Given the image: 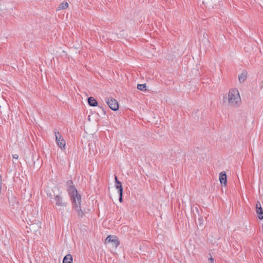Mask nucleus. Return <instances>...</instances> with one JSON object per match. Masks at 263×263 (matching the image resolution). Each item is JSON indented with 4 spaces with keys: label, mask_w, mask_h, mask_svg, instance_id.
I'll use <instances>...</instances> for the list:
<instances>
[{
    "label": "nucleus",
    "mask_w": 263,
    "mask_h": 263,
    "mask_svg": "<svg viewBox=\"0 0 263 263\" xmlns=\"http://www.w3.org/2000/svg\"><path fill=\"white\" fill-rule=\"evenodd\" d=\"M67 184L69 185L68 193L69 195L71 196V200L73 204V206L77 211L78 215L80 217H82L84 213L80 206L81 202V196L78 194L76 189L72 185V181H68Z\"/></svg>",
    "instance_id": "f257e3e1"
},
{
    "label": "nucleus",
    "mask_w": 263,
    "mask_h": 263,
    "mask_svg": "<svg viewBox=\"0 0 263 263\" xmlns=\"http://www.w3.org/2000/svg\"><path fill=\"white\" fill-rule=\"evenodd\" d=\"M223 103L231 107L238 106L241 103V98L239 91L237 88H232L229 91L228 95L223 97Z\"/></svg>",
    "instance_id": "f03ea898"
},
{
    "label": "nucleus",
    "mask_w": 263,
    "mask_h": 263,
    "mask_svg": "<svg viewBox=\"0 0 263 263\" xmlns=\"http://www.w3.org/2000/svg\"><path fill=\"white\" fill-rule=\"evenodd\" d=\"M57 189L58 191V193L57 194L55 193H54V197L52 198L53 201L52 202L54 204V206L56 208H59V209H61V208H66L67 206V203L63 197L62 192L60 191L58 187Z\"/></svg>",
    "instance_id": "7ed1b4c3"
},
{
    "label": "nucleus",
    "mask_w": 263,
    "mask_h": 263,
    "mask_svg": "<svg viewBox=\"0 0 263 263\" xmlns=\"http://www.w3.org/2000/svg\"><path fill=\"white\" fill-rule=\"evenodd\" d=\"M54 134L57 145L61 148V149H65L66 146L65 141L57 130H54Z\"/></svg>",
    "instance_id": "20e7f679"
},
{
    "label": "nucleus",
    "mask_w": 263,
    "mask_h": 263,
    "mask_svg": "<svg viewBox=\"0 0 263 263\" xmlns=\"http://www.w3.org/2000/svg\"><path fill=\"white\" fill-rule=\"evenodd\" d=\"M106 103L108 104L109 108L112 110H117L119 108V105L118 102L113 98H107L105 99Z\"/></svg>",
    "instance_id": "39448f33"
},
{
    "label": "nucleus",
    "mask_w": 263,
    "mask_h": 263,
    "mask_svg": "<svg viewBox=\"0 0 263 263\" xmlns=\"http://www.w3.org/2000/svg\"><path fill=\"white\" fill-rule=\"evenodd\" d=\"M105 243L112 242L115 248H117L120 245V242L117 236L114 235H109L107 237L105 241Z\"/></svg>",
    "instance_id": "423d86ee"
},
{
    "label": "nucleus",
    "mask_w": 263,
    "mask_h": 263,
    "mask_svg": "<svg viewBox=\"0 0 263 263\" xmlns=\"http://www.w3.org/2000/svg\"><path fill=\"white\" fill-rule=\"evenodd\" d=\"M256 212L259 219H263V210L261 208V204L259 201H257L256 204Z\"/></svg>",
    "instance_id": "0eeeda50"
},
{
    "label": "nucleus",
    "mask_w": 263,
    "mask_h": 263,
    "mask_svg": "<svg viewBox=\"0 0 263 263\" xmlns=\"http://www.w3.org/2000/svg\"><path fill=\"white\" fill-rule=\"evenodd\" d=\"M219 180L221 184L226 185V184H227V175L224 172H222L220 173Z\"/></svg>",
    "instance_id": "6e6552de"
},
{
    "label": "nucleus",
    "mask_w": 263,
    "mask_h": 263,
    "mask_svg": "<svg viewBox=\"0 0 263 263\" xmlns=\"http://www.w3.org/2000/svg\"><path fill=\"white\" fill-rule=\"evenodd\" d=\"M115 182L116 183V187L118 190L119 193L123 194V187L122 183L118 180L117 176H115Z\"/></svg>",
    "instance_id": "1a4fd4ad"
},
{
    "label": "nucleus",
    "mask_w": 263,
    "mask_h": 263,
    "mask_svg": "<svg viewBox=\"0 0 263 263\" xmlns=\"http://www.w3.org/2000/svg\"><path fill=\"white\" fill-rule=\"evenodd\" d=\"M247 77V72L246 70L243 71L242 73L238 76V80L240 83H243Z\"/></svg>",
    "instance_id": "9d476101"
},
{
    "label": "nucleus",
    "mask_w": 263,
    "mask_h": 263,
    "mask_svg": "<svg viewBox=\"0 0 263 263\" xmlns=\"http://www.w3.org/2000/svg\"><path fill=\"white\" fill-rule=\"evenodd\" d=\"M63 263H72V256L71 254L66 255L63 258Z\"/></svg>",
    "instance_id": "9b49d317"
},
{
    "label": "nucleus",
    "mask_w": 263,
    "mask_h": 263,
    "mask_svg": "<svg viewBox=\"0 0 263 263\" xmlns=\"http://www.w3.org/2000/svg\"><path fill=\"white\" fill-rule=\"evenodd\" d=\"M88 103L89 105L91 106H96L98 105V102L96 100L91 97L88 99Z\"/></svg>",
    "instance_id": "f8f14e48"
},
{
    "label": "nucleus",
    "mask_w": 263,
    "mask_h": 263,
    "mask_svg": "<svg viewBox=\"0 0 263 263\" xmlns=\"http://www.w3.org/2000/svg\"><path fill=\"white\" fill-rule=\"evenodd\" d=\"M68 7V4L67 2L61 3L58 7V10H63Z\"/></svg>",
    "instance_id": "ddd939ff"
},
{
    "label": "nucleus",
    "mask_w": 263,
    "mask_h": 263,
    "mask_svg": "<svg viewBox=\"0 0 263 263\" xmlns=\"http://www.w3.org/2000/svg\"><path fill=\"white\" fill-rule=\"evenodd\" d=\"M146 84H138L137 85V88L140 90H146Z\"/></svg>",
    "instance_id": "4468645a"
},
{
    "label": "nucleus",
    "mask_w": 263,
    "mask_h": 263,
    "mask_svg": "<svg viewBox=\"0 0 263 263\" xmlns=\"http://www.w3.org/2000/svg\"><path fill=\"white\" fill-rule=\"evenodd\" d=\"M119 201L120 202H121L122 201V194H121V193H119Z\"/></svg>",
    "instance_id": "2eb2a0df"
},
{
    "label": "nucleus",
    "mask_w": 263,
    "mask_h": 263,
    "mask_svg": "<svg viewBox=\"0 0 263 263\" xmlns=\"http://www.w3.org/2000/svg\"><path fill=\"white\" fill-rule=\"evenodd\" d=\"M13 159H17L18 158V155L17 154H14L12 156Z\"/></svg>",
    "instance_id": "dca6fc26"
},
{
    "label": "nucleus",
    "mask_w": 263,
    "mask_h": 263,
    "mask_svg": "<svg viewBox=\"0 0 263 263\" xmlns=\"http://www.w3.org/2000/svg\"><path fill=\"white\" fill-rule=\"evenodd\" d=\"M47 195L48 196V197H50L51 198H52V194L51 193L47 192Z\"/></svg>",
    "instance_id": "f3484780"
},
{
    "label": "nucleus",
    "mask_w": 263,
    "mask_h": 263,
    "mask_svg": "<svg viewBox=\"0 0 263 263\" xmlns=\"http://www.w3.org/2000/svg\"><path fill=\"white\" fill-rule=\"evenodd\" d=\"M209 260L210 261L211 263H214V259L212 256L209 258Z\"/></svg>",
    "instance_id": "a211bd4d"
},
{
    "label": "nucleus",
    "mask_w": 263,
    "mask_h": 263,
    "mask_svg": "<svg viewBox=\"0 0 263 263\" xmlns=\"http://www.w3.org/2000/svg\"><path fill=\"white\" fill-rule=\"evenodd\" d=\"M202 220V218H199V221L200 225H201L202 224V222H201Z\"/></svg>",
    "instance_id": "6ab92c4d"
},
{
    "label": "nucleus",
    "mask_w": 263,
    "mask_h": 263,
    "mask_svg": "<svg viewBox=\"0 0 263 263\" xmlns=\"http://www.w3.org/2000/svg\"><path fill=\"white\" fill-rule=\"evenodd\" d=\"M1 186H2V182H1V180H0V193H1Z\"/></svg>",
    "instance_id": "aec40b11"
},
{
    "label": "nucleus",
    "mask_w": 263,
    "mask_h": 263,
    "mask_svg": "<svg viewBox=\"0 0 263 263\" xmlns=\"http://www.w3.org/2000/svg\"><path fill=\"white\" fill-rule=\"evenodd\" d=\"M263 88V82H261V85L260 86V88Z\"/></svg>",
    "instance_id": "412c9836"
}]
</instances>
